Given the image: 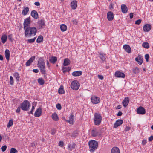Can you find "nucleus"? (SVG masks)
I'll return each instance as SVG.
<instances>
[{
  "instance_id": "obj_18",
  "label": "nucleus",
  "mask_w": 153,
  "mask_h": 153,
  "mask_svg": "<svg viewBox=\"0 0 153 153\" xmlns=\"http://www.w3.org/2000/svg\"><path fill=\"white\" fill-rule=\"evenodd\" d=\"M31 15L35 19H37L39 17L38 13L35 10H33L31 12Z\"/></svg>"
},
{
  "instance_id": "obj_43",
  "label": "nucleus",
  "mask_w": 153,
  "mask_h": 153,
  "mask_svg": "<svg viewBox=\"0 0 153 153\" xmlns=\"http://www.w3.org/2000/svg\"><path fill=\"white\" fill-rule=\"evenodd\" d=\"M18 152V151L15 148H12L10 149V153H17Z\"/></svg>"
},
{
  "instance_id": "obj_40",
  "label": "nucleus",
  "mask_w": 153,
  "mask_h": 153,
  "mask_svg": "<svg viewBox=\"0 0 153 153\" xmlns=\"http://www.w3.org/2000/svg\"><path fill=\"white\" fill-rule=\"evenodd\" d=\"M38 83L40 85H42L44 83V81L43 80V79L42 78H40L38 79Z\"/></svg>"
},
{
  "instance_id": "obj_31",
  "label": "nucleus",
  "mask_w": 153,
  "mask_h": 153,
  "mask_svg": "<svg viewBox=\"0 0 153 153\" xmlns=\"http://www.w3.org/2000/svg\"><path fill=\"white\" fill-rule=\"evenodd\" d=\"M71 69V68L69 67H63L62 68V70L63 73H65L67 72H69Z\"/></svg>"
},
{
  "instance_id": "obj_1",
  "label": "nucleus",
  "mask_w": 153,
  "mask_h": 153,
  "mask_svg": "<svg viewBox=\"0 0 153 153\" xmlns=\"http://www.w3.org/2000/svg\"><path fill=\"white\" fill-rule=\"evenodd\" d=\"M24 30H25V34L26 37H30L31 35L35 36L37 32L36 28L34 27H27Z\"/></svg>"
},
{
  "instance_id": "obj_51",
  "label": "nucleus",
  "mask_w": 153,
  "mask_h": 153,
  "mask_svg": "<svg viewBox=\"0 0 153 153\" xmlns=\"http://www.w3.org/2000/svg\"><path fill=\"white\" fill-rule=\"evenodd\" d=\"M35 56H32L29 59V60H30V62H31L32 63L35 59Z\"/></svg>"
},
{
  "instance_id": "obj_25",
  "label": "nucleus",
  "mask_w": 153,
  "mask_h": 153,
  "mask_svg": "<svg viewBox=\"0 0 153 153\" xmlns=\"http://www.w3.org/2000/svg\"><path fill=\"white\" fill-rule=\"evenodd\" d=\"M122 12L124 13H126L128 11L127 7L125 4H122L121 6Z\"/></svg>"
},
{
  "instance_id": "obj_39",
  "label": "nucleus",
  "mask_w": 153,
  "mask_h": 153,
  "mask_svg": "<svg viewBox=\"0 0 153 153\" xmlns=\"http://www.w3.org/2000/svg\"><path fill=\"white\" fill-rule=\"evenodd\" d=\"M142 46L144 48L147 49L149 48V44L147 42H145L143 43Z\"/></svg>"
},
{
  "instance_id": "obj_29",
  "label": "nucleus",
  "mask_w": 153,
  "mask_h": 153,
  "mask_svg": "<svg viewBox=\"0 0 153 153\" xmlns=\"http://www.w3.org/2000/svg\"><path fill=\"white\" fill-rule=\"evenodd\" d=\"M5 55L6 59L7 61L9 60L10 53L8 49H6L5 51Z\"/></svg>"
},
{
  "instance_id": "obj_59",
  "label": "nucleus",
  "mask_w": 153,
  "mask_h": 153,
  "mask_svg": "<svg viewBox=\"0 0 153 153\" xmlns=\"http://www.w3.org/2000/svg\"><path fill=\"white\" fill-rule=\"evenodd\" d=\"M147 143V141L146 140H143L142 141V144L143 145H145Z\"/></svg>"
},
{
  "instance_id": "obj_4",
  "label": "nucleus",
  "mask_w": 153,
  "mask_h": 153,
  "mask_svg": "<svg viewBox=\"0 0 153 153\" xmlns=\"http://www.w3.org/2000/svg\"><path fill=\"white\" fill-rule=\"evenodd\" d=\"M30 103L27 100H24L20 104L21 108L23 111H27L29 110Z\"/></svg>"
},
{
  "instance_id": "obj_54",
  "label": "nucleus",
  "mask_w": 153,
  "mask_h": 153,
  "mask_svg": "<svg viewBox=\"0 0 153 153\" xmlns=\"http://www.w3.org/2000/svg\"><path fill=\"white\" fill-rule=\"evenodd\" d=\"M64 143L62 141H60L59 143V145L61 147H62L63 146Z\"/></svg>"
},
{
  "instance_id": "obj_12",
  "label": "nucleus",
  "mask_w": 153,
  "mask_h": 153,
  "mask_svg": "<svg viewBox=\"0 0 153 153\" xmlns=\"http://www.w3.org/2000/svg\"><path fill=\"white\" fill-rule=\"evenodd\" d=\"M151 28V27L150 24H146L143 26V30L144 31L148 32L150 30Z\"/></svg>"
},
{
  "instance_id": "obj_62",
  "label": "nucleus",
  "mask_w": 153,
  "mask_h": 153,
  "mask_svg": "<svg viewBox=\"0 0 153 153\" xmlns=\"http://www.w3.org/2000/svg\"><path fill=\"white\" fill-rule=\"evenodd\" d=\"M153 140V136H151L149 138V141H151Z\"/></svg>"
},
{
  "instance_id": "obj_57",
  "label": "nucleus",
  "mask_w": 153,
  "mask_h": 153,
  "mask_svg": "<svg viewBox=\"0 0 153 153\" xmlns=\"http://www.w3.org/2000/svg\"><path fill=\"white\" fill-rule=\"evenodd\" d=\"M98 77L99 79L101 80H103V76L102 75H98Z\"/></svg>"
},
{
  "instance_id": "obj_53",
  "label": "nucleus",
  "mask_w": 153,
  "mask_h": 153,
  "mask_svg": "<svg viewBox=\"0 0 153 153\" xmlns=\"http://www.w3.org/2000/svg\"><path fill=\"white\" fill-rule=\"evenodd\" d=\"M141 19H138V20H137L136 21L135 24H136L139 25L141 23Z\"/></svg>"
},
{
  "instance_id": "obj_45",
  "label": "nucleus",
  "mask_w": 153,
  "mask_h": 153,
  "mask_svg": "<svg viewBox=\"0 0 153 153\" xmlns=\"http://www.w3.org/2000/svg\"><path fill=\"white\" fill-rule=\"evenodd\" d=\"M36 39V38L34 37V38H33V39H29L27 40V41L29 43H32L33 42L35 41Z\"/></svg>"
},
{
  "instance_id": "obj_64",
  "label": "nucleus",
  "mask_w": 153,
  "mask_h": 153,
  "mask_svg": "<svg viewBox=\"0 0 153 153\" xmlns=\"http://www.w3.org/2000/svg\"><path fill=\"white\" fill-rule=\"evenodd\" d=\"M34 4L37 6H40V4L39 2H36L34 3Z\"/></svg>"
},
{
  "instance_id": "obj_42",
  "label": "nucleus",
  "mask_w": 153,
  "mask_h": 153,
  "mask_svg": "<svg viewBox=\"0 0 153 153\" xmlns=\"http://www.w3.org/2000/svg\"><path fill=\"white\" fill-rule=\"evenodd\" d=\"M13 124V121L12 120H10L8 122V124L7 125V127L8 128H9L11 126H12Z\"/></svg>"
},
{
  "instance_id": "obj_38",
  "label": "nucleus",
  "mask_w": 153,
  "mask_h": 153,
  "mask_svg": "<svg viewBox=\"0 0 153 153\" xmlns=\"http://www.w3.org/2000/svg\"><path fill=\"white\" fill-rule=\"evenodd\" d=\"M13 75L14 77L16 78L17 81H19L20 78V76L18 72L14 73Z\"/></svg>"
},
{
  "instance_id": "obj_33",
  "label": "nucleus",
  "mask_w": 153,
  "mask_h": 153,
  "mask_svg": "<svg viewBox=\"0 0 153 153\" xmlns=\"http://www.w3.org/2000/svg\"><path fill=\"white\" fill-rule=\"evenodd\" d=\"M7 39V36L6 35H3L1 38L2 43L4 44L6 41Z\"/></svg>"
},
{
  "instance_id": "obj_24",
  "label": "nucleus",
  "mask_w": 153,
  "mask_h": 153,
  "mask_svg": "<svg viewBox=\"0 0 153 153\" xmlns=\"http://www.w3.org/2000/svg\"><path fill=\"white\" fill-rule=\"evenodd\" d=\"M111 153H120L119 149L117 147H113L111 150Z\"/></svg>"
},
{
  "instance_id": "obj_37",
  "label": "nucleus",
  "mask_w": 153,
  "mask_h": 153,
  "mask_svg": "<svg viewBox=\"0 0 153 153\" xmlns=\"http://www.w3.org/2000/svg\"><path fill=\"white\" fill-rule=\"evenodd\" d=\"M98 134V132L94 130H92L91 131V135L92 136L95 137Z\"/></svg>"
},
{
  "instance_id": "obj_22",
  "label": "nucleus",
  "mask_w": 153,
  "mask_h": 153,
  "mask_svg": "<svg viewBox=\"0 0 153 153\" xmlns=\"http://www.w3.org/2000/svg\"><path fill=\"white\" fill-rule=\"evenodd\" d=\"M74 115L71 114L69 117V120H66V121L69 123L70 124L72 125L73 124V119Z\"/></svg>"
},
{
  "instance_id": "obj_36",
  "label": "nucleus",
  "mask_w": 153,
  "mask_h": 153,
  "mask_svg": "<svg viewBox=\"0 0 153 153\" xmlns=\"http://www.w3.org/2000/svg\"><path fill=\"white\" fill-rule=\"evenodd\" d=\"M43 40V37L41 36H39L36 40V42L38 43H40L42 42Z\"/></svg>"
},
{
  "instance_id": "obj_61",
  "label": "nucleus",
  "mask_w": 153,
  "mask_h": 153,
  "mask_svg": "<svg viewBox=\"0 0 153 153\" xmlns=\"http://www.w3.org/2000/svg\"><path fill=\"white\" fill-rule=\"evenodd\" d=\"M122 112L121 111H119L117 115L118 116H120L122 115Z\"/></svg>"
},
{
  "instance_id": "obj_8",
  "label": "nucleus",
  "mask_w": 153,
  "mask_h": 153,
  "mask_svg": "<svg viewBox=\"0 0 153 153\" xmlns=\"http://www.w3.org/2000/svg\"><path fill=\"white\" fill-rule=\"evenodd\" d=\"M100 99L96 96H92L91 98V102L94 104H97L100 102Z\"/></svg>"
},
{
  "instance_id": "obj_52",
  "label": "nucleus",
  "mask_w": 153,
  "mask_h": 153,
  "mask_svg": "<svg viewBox=\"0 0 153 153\" xmlns=\"http://www.w3.org/2000/svg\"><path fill=\"white\" fill-rule=\"evenodd\" d=\"M8 38L9 40L11 41V42H12L13 40V39H12V34H10L8 36Z\"/></svg>"
},
{
  "instance_id": "obj_27",
  "label": "nucleus",
  "mask_w": 153,
  "mask_h": 153,
  "mask_svg": "<svg viewBox=\"0 0 153 153\" xmlns=\"http://www.w3.org/2000/svg\"><path fill=\"white\" fill-rule=\"evenodd\" d=\"M29 11V8L27 7H24V9L22 11V14L23 15L25 16L26 15Z\"/></svg>"
},
{
  "instance_id": "obj_7",
  "label": "nucleus",
  "mask_w": 153,
  "mask_h": 153,
  "mask_svg": "<svg viewBox=\"0 0 153 153\" xmlns=\"http://www.w3.org/2000/svg\"><path fill=\"white\" fill-rule=\"evenodd\" d=\"M39 29H42L45 28V20L43 19H40L38 23Z\"/></svg>"
},
{
  "instance_id": "obj_28",
  "label": "nucleus",
  "mask_w": 153,
  "mask_h": 153,
  "mask_svg": "<svg viewBox=\"0 0 153 153\" xmlns=\"http://www.w3.org/2000/svg\"><path fill=\"white\" fill-rule=\"evenodd\" d=\"M76 146V144L74 143L70 144L68 146V149L70 151H71L75 149Z\"/></svg>"
},
{
  "instance_id": "obj_6",
  "label": "nucleus",
  "mask_w": 153,
  "mask_h": 153,
  "mask_svg": "<svg viewBox=\"0 0 153 153\" xmlns=\"http://www.w3.org/2000/svg\"><path fill=\"white\" fill-rule=\"evenodd\" d=\"M79 82L77 80H74L71 82V87L72 89L77 90L79 88Z\"/></svg>"
},
{
  "instance_id": "obj_21",
  "label": "nucleus",
  "mask_w": 153,
  "mask_h": 153,
  "mask_svg": "<svg viewBox=\"0 0 153 153\" xmlns=\"http://www.w3.org/2000/svg\"><path fill=\"white\" fill-rule=\"evenodd\" d=\"M123 48L125 51L128 53H130L131 52V48L130 46L128 45H125L123 46Z\"/></svg>"
},
{
  "instance_id": "obj_3",
  "label": "nucleus",
  "mask_w": 153,
  "mask_h": 153,
  "mask_svg": "<svg viewBox=\"0 0 153 153\" xmlns=\"http://www.w3.org/2000/svg\"><path fill=\"white\" fill-rule=\"evenodd\" d=\"M88 145L91 152H93L97 148L98 143L97 141L92 140L89 141Z\"/></svg>"
},
{
  "instance_id": "obj_23",
  "label": "nucleus",
  "mask_w": 153,
  "mask_h": 153,
  "mask_svg": "<svg viewBox=\"0 0 153 153\" xmlns=\"http://www.w3.org/2000/svg\"><path fill=\"white\" fill-rule=\"evenodd\" d=\"M82 72L81 71H78L73 72L72 73L73 76H79L82 74Z\"/></svg>"
},
{
  "instance_id": "obj_50",
  "label": "nucleus",
  "mask_w": 153,
  "mask_h": 153,
  "mask_svg": "<svg viewBox=\"0 0 153 153\" xmlns=\"http://www.w3.org/2000/svg\"><path fill=\"white\" fill-rule=\"evenodd\" d=\"M7 146L6 145H4L1 147V150L2 152H4L6 149Z\"/></svg>"
},
{
  "instance_id": "obj_17",
  "label": "nucleus",
  "mask_w": 153,
  "mask_h": 153,
  "mask_svg": "<svg viewBox=\"0 0 153 153\" xmlns=\"http://www.w3.org/2000/svg\"><path fill=\"white\" fill-rule=\"evenodd\" d=\"M114 75L115 76L118 77H121L123 78L125 77V75L124 73L119 71L115 72Z\"/></svg>"
},
{
  "instance_id": "obj_32",
  "label": "nucleus",
  "mask_w": 153,
  "mask_h": 153,
  "mask_svg": "<svg viewBox=\"0 0 153 153\" xmlns=\"http://www.w3.org/2000/svg\"><path fill=\"white\" fill-rule=\"evenodd\" d=\"M60 28L61 31L63 32L66 31L67 28L66 25L63 24H62L60 26Z\"/></svg>"
},
{
  "instance_id": "obj_60",
  "label": "nucleus",
  "mask_w": 153,
  "mask_h": 153,
  "mask_svg": "<svg viewBox=\"0 0 153 153\" xmlns=\"http://www.w3.org/2000/svg\"><path fill=\"white\" fill-rule=\"evenodd\" d=\"M20 106L18 107L16 111V112L18 113H19L20 112Z\"/></svg>"
},
{
  "instance_id": "obj_41",
  "label": "nucleus",
  "mask_w": 153,
  "mask_h": 153,
  "mask_svg": "<svg viewBox=\"0 0 153 153\" xmlns=\"http://www.w3.org/2000/svg\"><path fill=\"white\" fill-rule=\"evenodd\" d=\"M132 71L134 73L137 74L139 72V69L138 67H136L133 68Z\"/></svg>"
},
{
  "instance_id": "obj_26",
  "label": "nucleus",
  "mask_w": 153,
  "mask_h": 153,
  "mask_svg": "<svg viewBox=\"0 0 153 153\" xmlns=\"http://www.w3.org/2000/svg\"><path fill=\"white\" fill-rule=\"evenodd\" d=\"M49 60L50 62L53 64L57 61V58L55 56H52Z\"/></svg>"
},
{
  "instance_id": "obj_30",
  "label": "nucleus",
  "mask_w": 153,
  "mask_h": 153,
  "mask_svg": "<svg viewBox=\"0 0 153 153\" xmlns=\"http://www.w3.org/2000/svg\"><path fill=\"white\" fill-rule=\"evenodd\" d=\"M70 63V61L68 58H65L64 59L63 65L64 66H67Z\"/></svg>"
},
{
  "instance_id": "obj_19",
  "label": "nucleus",
  "mask_w": 153,
  "mask_h": 153,
  "mask_svg": "<svg viewBox=\"0 0 153 153\" xmlns=\"http://www.w3.org/2000/svg\"><path fill=\"white\" fill-rule=\"evenodd\" d=\"M129 100L128 97H126L123 101V105L124 107H126L129 102Z\"/></svg>"
},
{
  "instance_id": "obj_15",
  "label": "nucleus",
  "mask_w": 153,
  "mask_h": 153,
  "mask_svg": "<svg viewBox=\"0 0 153 153\" xmlns=\"http://www.w3.org/2000/svg\"><path fill=\"white\" fill-rule=\"evenodd\" d=\"M77 1L76 0H74L71 2V6L72 9H75L77 6Z\"/></svg>"
},
{
  "instance_id": "obj_34",
  "label": "nucleus",
  "mask_w": 153,
  "mask_h": 153,
  "mask_svg": "<svg viewBox=\"0 0 153 153\" xmlns=\"http://www.w3.org/2000/svg\"><path fill=\"white\" fill-rule=\"evenodd\" d=\"M58 93L61 94H63L65 93V91L64 90L63 87V86H61L59 89L58 91Z\"/></svg>"
},
{
  "instance_id": "obj_14",
  "label": "nucleus",
  "mask_w": 153,
  "mask_h": 153,
  "mask_svg": "<svg viewBox=\"0 0 153 153\" xmlns=\"http://www.w3.org/2000/svg\"><path fill=\"white\" fill-rule=\"evenodd\" d=\"M123 123V121L122 120L118 119L117 120L114 124V128L117 127L121 125Z\"/></svg>"
},
{
  "instance_id": "obj_58",
  "label": "nucleus",
  "mask_w": 153,
  "mask_h": 153,
  "mask_svg": "<svg viewBox=\"0 0 153 153\" xmlns=\"http://www.w3.org/2000/svg\"><path fill=\"white\" fill-rule=\"evenodd\" d=\"M35 109V107L34 106H32V108L31 110V111L29 112V114H33V110H34V109Z\"/></svg>"
},
{
  "instance_id": "obj_11",
  "label": "nucleus",
  "mask_w": 153,
  "mask_h": 153,
  "mask_svg": "<svg viewBox=\"0 0 153 153\" xmlns=\"http://www.w3.org/2000/svg\"><path fill=\"white\" fill-rule=\"evenodd\" d=\"M42 113V108L41 107H39L36 110L34 113V116L36 117H38L41 115Z\"/></svg>"
},
{
  "instance_id": "obj_9",
  "label": "nucleus",
  "mask_w": 153,
  "mask_h": 153,
  "mask_svg": "<svg viewBox=\"0 0 153 153\" xmlns=\"http://www.w3.org/2000/svg\"><path fill=\"white\" fill-rule=\"evenodd\" d=\"M136 111L138 114H144L146 113V111L144 108L141 106L138 108Z\"/></svg>"
},
{
  "instance_id": "obj_55",
  "label": "nucleus",
  "mask_w": 153,
  "mask_h": 153,
  "mask_svg": "<svg viewBox=\"0 0 153 153\" xmlns=\"http://www.w3.org/2000/svg\"><path fill=\"white\" fill-rule=\"evenodd\" d=\"M130 129V127L128 126H127L125 128L124 130V131H129Z\"/></svg>"
},
{
  "instance_id": "obj_63",
  "label": "nucleus",
  "mask_w": 153,
  "mask_h": 153,
  "mask_svg": "<svg viewBox=\"0 0 153 153\" xmlns=\"http://www.w3.org/2000/svg\"><path fill=\"white\" fill-rule=\"evenodd\" d=\"M73 23L75 25H76L77 23V21L76 19H74L72 21Z\"/></svg>"
},
{
  "instance_id": "obj_47",
  "label": "nucleus",
  "mask_w": 153,
  "mask_h": 153,
  "mask_svg": "<svg viewBox=\"0 0 153 153\" xmlns=\"http://www.w3.org/2000/svg\"><path fill=\"white\" fill-rule=\"evenodd\" d=\"M56 107L59 110H60L62 108L61 105L59 103H58L56 105Z\"/></svg>"
},
{
  "instance_id": "obj_10",
  "label": "nucleus",
  "mask_w": 153,
  "mask_h": 153,
  "mask_svg": "<svg viewBox=\"0 0 153 153\" xmlns=\"http://www.w3.org/2000/svg\"><path fill=\"white\" fill-rule=\"evenodd\" d=\"M30 23V17L27 18L24 21V29H25L28 26Z\"/></svg>"
},
{
  "instance_id": "obj_46",
  "label": "nucleus",
  "mask_w": 153,
  "mask_h": 153,
  "mask_svg": "<svg viewBox=\"0 0 153 153\" xmlns=\"http://www.w3.org/2000/svg\"><path fill=\"white\" fill-rule=\"evenodd\" d=\"M145 58L146 60V61L147 62H149V55L148 54H146L145 56Z\"/></svg>"
},
{
  "instance_id": "obj_35",
  "label": "nucleus",
  "mask_w": 153,
  "mask_h": 153,
  "mask_svg": "<svg viewBox=\"0 0 153 153\" xmlns=\"http://www.w3.org/2000/svg\"><path fill=\"white\" fill-rule=\"evenodd\" d=\"M52 117L55 121H57L59 120L58 117L56 113H54L52 114Z\"/></svg>"
},
{
  "instance_id": "obj_5",
  "label": "nucleus",
  "mask_w": 153,
  "mask_h": 153,
  "mask_svg": "<svg viewBox=\"0 0 153 153\" xmlns=\"http://www.w3.org/2000/svg\"><path fill=\"white\" fill-rule=\"evenodd\" d=\"M102 119V116L100 114L97 113L94 114V121L95 125H99L101 122Z\"/></svg>"
},
{
  "instance_id": "obj_49",
  "label": "nucleus",
  "mask_w": 153,
  "mask_h": 153,
  "mask_svg": "<svg viewBox=\"0 0 153 153\" xmlns=\"http://www.w3.org/2000/svg\"><path fill=\"white\" fill-rule=\"evenodd\" d=\"M30 61V60L29 59L26 63L25 65L26 66H30V64L32 63Z\"/></svg>"
},
{
  "instance_id": "obj_2",
  "label": "nucleus",
  "mask_w": 153,
  "mask_h": 153,
  "mask_svg": "<svg viewBox=\"0 0 153 153\" xmlns=\"http://www.w3.org/2000/svg\"><path fill=\"white\" fill-rule=\"evenodd\" d=\"M37 65L42 74H45L46 72L45 65V62L42 58H40L39 59Z\"/></svg>"
},
{
  "instance_id": "obj_48",
  "label": "nucleus",
  "mask_w": 153,
  "mask_h": 153,
  "mask_svg": "<svg viewBox=\"0 0 153 153\" xmlns=\"http://www.w3.org/2000/svg\"><path fill=\"white\" fill-rule=\"evenodd\" d=\"M77 135V133L76 132H75L72 134L71 137H76Z\"/></svg>"
},
{
  "instance_id": "obj_16",
  "label": "nucleus",
  "mask_w": 153,
  "mask_h": 153,
  "mask_svg": "<svg viewBox=\"0 0 153 153\" xmlns=\"http://www.w3.org/2000/svg\"><path fill=\"white\" fill-rule=\"evenodd\" d=\"M135 60L139 64L141 65L143 62V58L141 56L139 55L138 57L135 58Z\"/></svg>"
},
{
  "instance_id": "obj_20",
  "label": "nucleus",
  "mask_w": 153,
  "mask_h": 153,
  "mask_svg": "<svg viewBox=\"0 0 153 153\" xmlns=\"http://www.w3.org/2000/svg\"><path fill=\"white\" fill-rule=\"evenodd\" d=\"M99 56L103 61H105L106 59V55L100 52L98 55Z\"/></svg>"
},
{
  "instance_id": "obj_13",
  "label": "nucleus",
  "mask_w": 153,
  "mask_h": 153,
  "mask_svg": "<svg viewBox=\"0 0 153 153\" xmlns=\"http://www.w3.org/2000/svg\"><path fill=\"white\" fill-rule=\"evenodd\" d=\"M114 16L112 12L109 11L107 13V18L108 20L109 21L112 20L114 19Z\"/></svg>"
},
{
  "instance_id": "obj_56",
  "label": "nucleus",
  "mask_w": 153,
  "mask_h": 153,
  "mask_svg": "<svg viewBox=\"0 0 153 153\" xmlns=\"http://www.w3.org/2000/svg\"><path fill=\"white\" fill-rule=\"evenodd\" d=\"M56 132V130L55 129H53L51 130V134L52 135H54Z\"/></svg>"
},
{
  "instance_id": "obj_44",
  "label": "nucleus",
  "mask_w": 153,
  "mask_h": 153,
  "mask_svg": "<svg viewBox=\"0 0 153 153\" xmlns=\"http://www.w3.org/2000/svg\"><path fill=\"white\" fill-rule=\"evenodd\" d=\"M10 85H12L14 84V80L13 77L12 76H10Z\"/></svg>"
}]
</instances>
